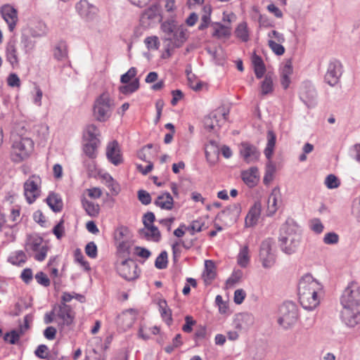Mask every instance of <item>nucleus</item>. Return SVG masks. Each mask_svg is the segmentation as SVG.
Returning <instances> with one entry per match:
<instances>
[{"mask_svg": "<svg viewBox=\"0 0 360 360\" xmlns=\"http://www.w3.org/2000/svg\"><path fill=\"white\" fill-rule=\"evenodd\" d=\"M299 299L302 307L311 311L319 306L323 295V285L311 275L303 276L298 285Z\"/></svg>", "mask_w": 360, "mask_h": 360, "instance_id": "obj_1", "label": "nucleus"}, {"mask_svg": "<svg viewBox=\"0 0 360 360\" xmlns=\"http://www.w3.org/2000/svg\"><path fill=\"white\" fill-rule=\"evenodd\" d=\"M301 238L299 227L292 219L287 220L281 226L278 242L284 253L287 255L295 253L300 246Z\"/></svg>", "mask_w": 360, "mask_h": 360, "instance_id": "obj_2", "label": "nucleus"}, {"mask_svg": "<svg viewBox=\"0 0 360 360\" xmlns=\"http://www.w3.org/2000/svg\"><path fill=\"white\" fill-rule=\"evenodd\" d=\"M114 107V101L109 93L103 92L95 100L94 115L98 121L105 122L110 118Z\"/></svg>", "mask_w": 360, "mask_h": 360, "instance_id": "obj_3", "label": "nucleus"}, {"mask_svg": "<svg viewBox=\"0 0 360 360\" xmlns=\"http://www.w3.org/2000/svg\"><path fill=\"white\" fill-rule=\"evenodd\" d=\"M25 249L28 253L33 252L37 261L42 262L46 257L49 248L42 237L37 233H32L27 236Z\"/></svg>", "mask_w": 360, "mask_h": 360, "instance_id": "obj_4", "label": "nucleus"}, {"mask_svg": "<svg viewBox=\"0 0 360 360\" xmlns=\"http://www.w3.org/2000/svg\"><path fill=\"white\" fill-rule=\"evenodd\" d=\"M298 309L292 302H285L279 308L278 323L283 329L292 327L298 319Z\"/></svg>", "mask_w": 360, "mask_h": 360, "instance_id": "obj_5", "label": "nucleus"}, {"mask_svg": "<svg viewBox=\"0 0 360 360\" xmlns=\"http://www.w3.org/2000/svg\"><path fill=\"white\" fill-rule=\"evenodd\" d=\"M276 141V136L274 132L273 131H268L267 143L264 151L266 158L269 160L266 165L265 174L263 179V182L265 185H269L273 181L276 172V166L271 160L274 153Z\"/></svg>", "mask_w": 360, "mask_h": 360, "instance_id": "obj_6", "label": "nucleus"}, {"mask_svg": "<svg viewBox=\"0 0 360 360\" xmlns=\"http://www.w3.org/2000/svg\"><path fill=\"white\" fill-rule=\"evenodd\" d=\"M33 145V141L29 138L15 139L11 147V160L18 163L27 158L32 151Z\"/></svg>", "mask_w": 360, "mask_h": 360, "instance_id": "obj_7", "label": "nucleus"}, {"mask_svg": "<svg viewBox=\"0 0 360 360\" xmlns=\"http://www.w3.org/2000/svg\"><path fill=\"white\" fill-rule=\"evenodd\" d=\"M186 30L183 26H179L170 36H166L167 44L163 57H169L172 55V51L176 48L181 47L186 41Z\"/></svg>", "mask_w": 360, "mask_h": 360, "instance_id": "obj_8", "label": "nucleus"}, {"mask_svg": "<svg viewBox=\"0 0 360 360\" xmlns=\"http://www.w3.org/2000/svg\"><path fill=\"white\" fill-rule=\"evenodd\" d=\"M229 114V109L224 107L218 108L205 117L204 120L205 127L210 131L217 130L227 120Z\"/></svg>", "mask_w": 360, "mask_h": 360, "instance_id": "obj_9", "label": "nucleus"}, {"mask_svg": "<svg viewBox=\"0 0 360 360\" xmlns=\"http://www.w3.org/2000/svg\"><path fill=\"white\" fill-rule=\"evenodd\" d=\"M274 241L271 238L263 240L259 249V259L265 269L271 268L276 262V255L273 251Z\"/></svg>", "mask_w": 360, "mask_h": 360, "instance_id": "obj_10", "label": "nucleus"}, {"mask_svg": "<svg viewBox=\"0 0 360 360\" xmlns=\"http://www.w3.org/2000/svg\"><path fill=\"white\" fill-rule=\"evenodd\" d=\"M343 72V67L340 61L333 60L328 65L324 81L330 86H335L340 82Z\"/></svg>", "mask_w": 360, "mask_h": 360, "instance_id": "obj_11", "label": "nucleus"}, {"mask_svg": "<svg viewBox=\"0 0 360 360\" xmlns=\"http://www.w3.org/2000/svg\"><path fill=\"white\" fill-rule=\"evenodd\" d=\"M41 180L39 176L32 175L24 184V195L29 204L33 203L39 196V184Z\"/></svg>", "mask_w": 360, "mask_h": 360, "instance_id": "obj_12", "label": "nucleus"}, {"mask_svg": "<svg viewBox=\"0 0 360 360\" xmlns=\"http://www.w3.org/2000/svg\"><path fill=\"white\" fill-rule=\"evenodd\" d=\"M241 213V206L239 203H233L227 206L217 215L218 219L226 226L236 223Z\"/></svg>", "mask_w": 360, "mask_h": 360, "instance_id": "obj_13", "label": "nucleus"}, {"mask_svg": "<svg viewBox=\"0 0 360 360\" xmlns=\"http://www.w3.org/2000/svg\"><path fill=\"white\" fill-rule=\"evenodd\" d=\"M343 307H358L360 304V291L356 285L351 284L346 288L341 297Z\"/></svg>", "mask_w": 360, "mask_h": 360, "instance_id": "obj_14", "label": "nucleus"}, {"mask_svg": "<svg viewBox=\"0 0 360 360\" xmlns=\"http://www.w3.org/2000/svg\"><path fill=\"white\" fill-rule=\"evenodd\" d=\"M118 274L127 281L138 278L137 264L132 259H125L117 264Z\"/></svg>", "mask_w": 360, "mask_h": 360, "instance_id": "obj_15", "label": "nucleus"}, {"mask_svg": "<svg viewBox=\"0 0 360 360\" xmlns=\"http://www.w3.org/2000/svg\"><path fill=\"white\" fill-rule=\"evenodd\" d=\"M342 320L344 323L354 328L360 324V304L358 307H343L342 311Z\"/></svg>", "mask_w": 360, "mask_h": 360, "instance_id": "obj_16", "label": "nucleus"}, {"mask_svg": "<svg viewBox=\"0 0 360 360\" xmlns=\"http://www.w3.org/2000/svg\"><path fill=\"white\" fill-rule=\"evenodd\" d=\"M300 98L307 107H312L315 105L316 98V91L310 82H304L302 84L300 89Z\"/></svg>", "mask_w": 360, "mask_h": 360, "instance_id": "obj_17", "label": "nucleus"}, {"mask_svg": "<svg viewBox=\"0 0 360 360\" xmlns=\"http://www.w3.org/2000/svg\"><path fill=\"white\" fill-rule=\"evenodd\" d=\"M0 12L8 25L9 31L13 32L18 20L17 10L9 4H5L1 7Z\"/></svg>", "mask_w": 360, "mask_h": 360, "instance_id": "obj_18", "label": "nucleus"}, {"mask_svg": "<svg viewBox=\"0 0 360 360\" xmlns=\"http://www.w3.org/2000/svg\"><path fill=\"white\" fill-rule=\"evenodd\" d=\"M239 152L243 160L248 164L257 161L260 155L255 146L247 142L240 144Z\"/></svg>", "mask_w": 360, "mask_h": 360, "instance_id": "obj_19", "label": "nucleus"}, {"mask_svg": "<svg viewBox=\"0 0 360 360\" xmlns=\"http://www.w3.org/2000/svg\"><path fill=\"white\" fill-rule=\"evenodd\" d=\"M136 316L137 312L134 309H127L117 316V324L123 330H127L133 326Z\"/></svg>", "mask_w": 360, "mask_h": 360, "instance_id": "obj_20", "label": "nucleus"}, {"mask_svg": "<svg viewBox=\"0 0 360 360\" xmlns=\"http://www.w3.org/2000/svg\"><path fill=\"white\" fill-rule=\"evenodd\" d=\"M16 43L17 42L15 39H11L7 42L5 47L6 60L13 68H17L19 65V58Z\"/></svg>", "mask_w": 360, "mask_h": 360, "instance_id": "obj_21", "label": "nucleus"}, {"mask_svg": "<svg viewBox=\"0 0 360 360\" xmlns=\"http://www.w3.org/2000/svg\"><path fill=\"white\" fill-rule=\"evenodd\" d=\"M77 13L86 20L92 19L97 13V8L86 0H80L75 5Z\"/></svg>", "mask_w": 360, "mask_h": 360, "instance_id": "obj_22", "label": "nucleus"}, {"mask_svg": "<svg viewBox=\"0 0 360 360\" xmlns=\"http://www.w3.org/2000/svg\"><path fill=\"white\" fill-rule=\"evenodd\" d=\"M282 203L281 191L278 187L272 189L267 200L268 214L272 215L276 213Z\"/></svg>", "mask_w": 360, "mask_h": 360, "instance_id": "obj_23", "label": "nucleus"}, {"mask_svg": "<svg viewBox=\"0 0 360 360\" xmlns=\"http://www.w3.org/2000/svg\"><path fill=\"white\" fill-rule=\"evenodd\" d=\"M106 155L108 160L114 165H118L122 162V158L118 143L115 141L108 143L106 148Z\"/></svg>", "mask_w": 360, "mask_h": 360, "instance_id": "obj_24", "label": "nucleus"}, {"mask_svg": "<svg viewBox=\"0 0 360 360\" xmlns=\"http://www.w3.org/2000/svg\"><path fill=\"white\" fill-rule=\"evenodd\" d=\"M293 72L291 59L286 60L280 68L281 83L284 89H287L290 82V76Z\"/></svg>", "mask_w": 360, "mask_h": 360, "instance_id": "obj_25", "label": "nucleus"}, {"mask_svg": "<svg viewBox=\"0 0 360 360\" xmlns=\"http://www.w3.org/2000/svg\"><path fill=\"white\" fill-rule=\"evenodd\" d=\"M241 178L243 182L250 188L255 186L259 179L258 169L256 167H252L247 170L241 172Z\"/></svg>", "mask_w": 360, "mask_h": 360, "instance_id": "obj_26", "label": "nucleus"}, {"mask_svg": "<svg viewBox=\"0 0 360 360\" xmlns=\"http://www.w3.org/2000/svg\"><path fill=\"white\" fill-rule=\"evenodd\" d=\"M262 211V205L260 202H255L250 207L245 220V226L251 227L255 226L260 217Z\"/></svg>", "mask_w": 360, "mask_h": 360, "instance_id": "obj_27", "label": "nucleus"}, {"mask_svg": "<svg viewBox=\"0 0 360 360\" xmlns=\"http://www.w3.org/2000/svg\"><path fill=\"white\" fill-rule=\"evenodd\" d=\"M56 316L62 320L63 324L68 326L73 322L75 317L74 312L71 307L65 303H61L58 306Z\"/></svg>", "mask_w": 360, "mask_h": 360, "instance_id": "obj_28", "label": "nucleus"}, {"mask_svg": "<svg viewBox=\"0 0 360 360\" xmlns=\"http://www.w3.org/2000/svg\"><path fill=\"white\" fill-rule=\"evenodd\" d=\"M139 234L141 237L154 242H158L161 238V235L158 227L155 226L144 227L139 231Z\"/></svg>", "mask_w": 360, "mask_h": 360, "instance_id": "obj_29", "label": "nucleus"}, {"mask_svg": "<svg viewBox=\"0 0 360 360\" xmlns=\"http://www.w3.org/2000/svg\"><path fill=\"white\" fill-rule=\"evenodd\" d=\"M212 36L217 39H227L231 36V28L229 26L224 25L219 22L212 25Z\"/></svg>", "mask_w": 360, "mask_h": 360, "instance_id": "obj_30", "label": "nucleus"}, {"mask_svg": "<svg viewBox=\"0 0 360 360\" xmlns=\"http://www.w3.org/2000/svg\"><path fill=\"white\" fill-rule=\"evenodd\" d=\"M155 205L161 209L171 210L173 208L174 200L169 193H165L160 195L154 202Z\"/></svg>", "mask_w": 360, "mask_h": 360, "instance_id": "obj_31", "label": "nucleus"}, {"mask_svg": "<svg viewBox=\"0 0 360 360\" xmlns=\"http://www.w3.org/2000/svg\"><path fill=\"white\" fill-rule=\"evenodd\" d=\"M235 36L243 42H247L250 39V30L246 22H240L235 29Z\"/></svg>", "mask_w": 360, "mask_h": 360, "instance_id": "obj_32", "label": "nucleus"}, {"mask_svg": "<svg viewBox=\"0 0 360 360\" xmlns=\"http://www.w3.org/2000/svg\"><path fill=\"white\" fill-rule=\"evenodd\" d=\"M81 201L82 207L88 215L91 217H96L98 215L100 211L98 204L89 201L84 197L82 198Z\"/></svg>", "mask_w": 360, "mask_h": 360, "instance_id": "obj_33", "label": "nucleus"}, {"mask_svg": "<svg viewBox=\"0 0 360 360\" xmlns=\"http://www.w3.org/2000/svg\"><path fill=\"white\" fill-rule=\"evenodd\" d=\"M216 276L215 266L212 261L206 260L205 262V271L202 274L204 281L210 284Z\"/></svg>", "mask_w": 360, "mask_h": 360, "instance_id": "obj_34", "label": "nucleus"}, {"mask_svg": "<svg viewBox=\"0 0 360 360\" xmlns=\"http://www.w3.org/2000/svg\"><path fill=\"white\" fill-rule=\"evenodd\" d=\"M252 63L254 67L255 75L257 78H262L265 73L266 68L262 58L254 53L252 56Z\"/></svg>", "mask_w": 360, "mask_h": 360, "instance_id": "obj_35", "label": "nucleus"}, {"mask_svg": "<svg viewBox=\"0 0 360 360\" xmlns=\"http://www.w3.org/2000/svg\"><path fill=\"white\" fill-rule=\"evenodd\" d=\"M46 202L51 209L55 212H60L63 208V201L61 198L56 193H50L46 198Z\"/></svg>", "mask_w": 360, "mask_h": 360, "instance_id": "obj_36", "label": "nucleus"}, {"mask_svg": "<svg viewBox=\"0 0 360 360\" xmlns=\"http://www.w3.org/2000/svg\"><path fill=\"white\" fill-rule=\"evenodd\" d=\"M237 321L239 322L237 326L245 329L253 325L255 318L251 314L242 313L237 316Z\"/></svg>", "mask_w": 360, "mask_h": 360, "instance_id": "obj_37", "label": "nucleus"}, {"mask_svg": "<svg viewBox=\"0 0 360 360\" xmlns=\"http://www.w3.org/2000/svg\"><path fill=\"white\" fill-rule=\"evenodd\" d=\"M27 259L25 253L22 250H17L12 252L8 258V262L13 265L21 266Z\"/></svg>", "mask_w": 360, "mask_h": 360, "instance_id": "obj_38", "label": "nucleus"}, {"mask_svg": "<svg viewBox=\"0 0 360 360\" xmlns=\"http://www.w3.org/2000/svg\"><path fill=\"white\" fill-rule=\"evenodd\" d=\"M237 262L238 264L243 268H245L248 265L250 262V255L249 248L248 245H245L240 249L237 257Z\"/></svg>", "mask_w": 360, "mask_h": 360, "instance_id": "obj_39", "label": "nucleus"}, {"mask_svg": "<svg viewBox=\"0 0 360 360\" xmlns=\"http://www.w3.org/2000/svg\"><path fill=\"white\" fill-rule=\"evenodd\" d=\"M103 179L105 186L111 191L112 195H116L120 193V185L109 174H105Z\"/></svg>", "mask_w": 360, "mask_h": 360, "instance_id": "obj_40", "label": "nucleus"}, {"mask_svg": "<svg viewBox=\"0 0 360 360\" xmlns=\"http://www.w3.org/2000/svg\"><path fill=\"white\" fill-rule=\"evenodd\" d=\"M274 91L273 80L269 76H266L261 83L260 95L264 96L271 94Z\"/></svg>", "mask_w": 360, "mask_h": 360, "instance_id": "obj_41", "label": "nucleus"}, {"mask_svg": "<svg viewBox=\"0 0 360 360\" xmlns=\"http://www.w3.org/2000/svg\"><path fill=\"white\" fill-rule=\"evenodd\" d=\"M53 56L58 60H64L68 57L67 46L64 43L58 44L54 49Z\"/></svg>", "mask_w": 360, "mask_h": 360, "instance_id": "obj_42", "label": "nucleus"}, {"mask_svg": "<svg viewBox=\"0 0 360 360\" xmlns=\"http://www.w3.org/2000/svg\"><path fill=\"white\" fill-rule=\"evenodd\" d=\"M98 143L99 142H96L94 141H89V142L84 146V152L90 158H96V148L98 147Z\"/></svg>", "mask_w": 360, "mask_h": 360, "instance_id": "obj_43", "label": "nucleus"}, {"mask_svg": "<svg viewBox=\"0 0 360 360\" xmlns=\"http://www.w3.org/2000/svg\"><path fill=\"white\" fill-rule=\"evenodd\" d=\"M242 276L243 272L240 270L234 271L226 281V288H231L235 287V285L240 281Z\"/></svg>", "mask_w": 360, "mask_h": 360, "instance_id": "obj_44", "label": "nucleus"}, {"mask_svg": "<svg viewBox=\"0 0 360 360\" xmlns=\"http://www.w3.org/2000/svg\"><path fill=\"white\" fill-rule=\"evenodd\" d=\"M139 87V82L138 79H135L131 82L120 87V91L123 94H129L136 91Z\"/></svg>", "mask_w": 360, "mask_h": 360, "instance_id": "obj_45", "label": "nucleus"}, {"mask_svg": "<svg viewBox=\"0 0 360 360\" xmlns=\"http://www.w3.org/2000/svg\"><path fill=\"white\" fill-rule=\"evenodd\" d=\"M283 43L276 42L271 40H268V46L272 52L276 56H282L285 53V48L282 45Z\"/></svg>", "mask_w": 360, "mask_h": 360, "instance_id": "obj_46", "label": "nucleus"}, {"mask_svg": "<svg viewBox=\"0 0 360 360\" xmlns=\"http://www.w3.org/2000/svg\"><path fill=\"white\" fill-rule=\"evenodd\" d=\"M86 131L89 136V141L99 142L98 137L100 136V131L96 126L94 124L87 126Z\"/></svg>", "mask_w": 360, "mask_h": 360, "instance_id": "obj_47", "label": "nucleus"}, {"mask_svg": "<svg viewBox=\"0 0 360 360\" xmlns=\"http://www.w3.org/2000/svg\"><path fill=\"white\" fill-rule=\"evenodd\" d=\"M167 253L166 251H162L155 262V266L158 269H164L167 266Z\"/></svg>", "mask_w": 360, "mask_h": 360, "instance_id": "obj_48", "label": "nucleus"}, {"mask_svg": "<svg viewBox=\"0 0 360 360\" xmlns=\"http://www.w3.org/2000/svg\"><path fill=\"white\" fill-rule=\"evenodd\" d=\"M21 335H22L18 330H13L10 333H6L4 339L5 341H7L11 344H15L19 340Z\"/></svg>", "mask_w": 360, "mask_h": 360, "instance_id": "obj_49", "label": "nucleus"}, {"mask_svg": "<svg viewBox=\"0 0 360 360\" xmlns=\"http://www.w3.org/2000/svg\"><path fill=\"white\" fill-rule=\"evenodd\" d=\"M204 225L203 219H198L192 221L191 224L187 228V230L191 231V235H193L195 232L201 231Z\"/></svg>", "mask_w": 360, "mask_h": 360, "instance_id": "obj_50", "label": "nucleus"}, {"mask_svg": "<svg viewBox=\"0 0 360 360\" xmlns=\"http://www.w3.org/2000/svg\"><path fill=\"white\" fill-rule=\"evenodd\" d=\"M309 227L311 231L315 232L316 233H321L323 231V225L321 223V220L318 218H314L310 220L309 221Z\"/></svg>", "mask_w": 360, "mask_h": 360, "instance_id": "obj_51", "label": "nucleus"}, {"mask_svg": "<svg viewBox=\"0 0 360 360\" xmlns=\"http://www.w3.org/2000/svg\"><path fill=\"white\" fill-rule=\"evenodd\" d=\"M325 184L330 189L336 188L340 186V181L335 175L329 174L326 178Z\"/></svg>", "mask_w": 360, "mask_h": 360, "instance_id": "obj_52", "label": "nucleus"}, {"mask_svg": "<svg viewBox=\"0 0 360 360\" xmlns=\"http://www.w3.org/2000/svg\"><path fill=\"white\" fill-rule=\"evenodd\" d=\"M268 40H271L276 42L284 43L285 41V37L283 33H281L276 30H271L267 34Z\"/></svg>", "mask_w": 360, "mask_h": 360, "instance_id": "obj_53", "label": "nucleus"}, {"mask_svg": "<svg viewBox=\"0 0 360 360\" xmlns=\"http://www.w3.org/2000/svg\"><path fill=\"white\" fill-rule=\"evenodd\" d=\"M75 260L79 262L85 270L88 271L90 269L89 264L84 259V257L82 255L79 249H77L75 252Z\"/></svg>", "mask_w": 360, "mask_h": 360, "instance_id": "obj_54", "label": "nucleus"}, {"mask_svg": "<svg viewBox=\"0 0 360 360\" xmlns=\"http://www.w3.org/2000/svg\"><path fill=\"white\" fill-rule=\"evenodd\" d=\"M86 254L91 258L95 259L97 257V246L94 242H89L85 247Z\"/></svg>", "mask_w": 360, "mask_h": 360, "instance_id": "obj_55", "label": "nucleus"}, {"mask_svg": "<svg viewBox=\"0 0 360 360\" xmlns=\"http://www.w3.org/2000/svg\"><path fill=\"white\" fill-rule=\"evenodd\" d=\"M136 75V70L135 68H131L126 73L121 76L120 81L122 83L127 84L134 78Z\"/></svg>", "mask_w": 360, "mask_h": 360, "instance_id": "obj_56", "label": "nucleus"}, {"mask_svg": "<svg viewBox=\"0 0 360 360\" xmlns=\"http://www.w3.org/2000/svg\"><path fill=\"white\" fill-rule=\"evenodd\" d=\"M35 279L37 283L44 287H47L50 285V281L47 276L42 271L38 272L35 275Z\"/></svg>", "mask_w": 360, "mask_h": 360, "instance_id": "obj_57", "label": "nucleus"}, {"mask_svg": "<svg viewBox=\"0 0 360 360\" xmlns=\"http://www.w3.org/2000/svg\"><path fill=\"white\" fill-rule=\"evenodd\" d=\"M144 42L149 49H158V38L157 37H148L145 39Z\"/></svg>", "mask_w": 360, "mask_h": 360, "instance_id": "obj_58", "label": "nucleus"}, {"mask_svg": "<svg viewBox=\"0 0 360 360\" xmlns=\"http://www.w3.org/2000/svg\"><path fill=\"white\" fill-rule=\"evenodd\" d=\"M338 234L334 232H330L325 235L323 242L328 245L336 244L338 242Z\"/></svg>", "mask_w": 360, "mask_h": 360, "instance_id": "obj_59", "label": "nucleus"}, {"mask_svg": "<svg viewBox=\"0 0 360 360\" xmlns=\"http://www.w3.org/2000/svg\"><path fill=\"white\" fill-rule=\"evenodd\" d=\"M138 198L143 205H148L151 202L150 195L146 191L140 190L138 192Z\"/></svg>", "mask_w": 360, "mask_h": 360, "instance_id": "obj_60", "label": "nucleus"}, {"mask_svg": "<svg viewBox=\"0 0 360 360\" xmlns=\"http://www.w3.org/2000/svg\"><path fill=\"white\" fill-rule=\"evenodd\" d=\"M21 44L26 52L33 49L34 46V42L25 34L21 36Z\"/></svg>", "mask_w": 360, "mask_h": 360, "instance_id": "obj_61", "label": "nucleus"}, {"mask_svg": "<svg viewBox=\"0 0 360 360\" xmlns=\"http://www.w3.org/2000/svg\"><path fill=\"white\" fill-rule=\"evenodd\" d=\"M152 148L151 144H148L147 146L143 147V148L138 153V157L146 162H148V161H150L148 158V154L150 153V150Z\"/></svg>", "mask_w": 360, "mask_h": 360, "instance_id": "obj_62", "label": "nucleus"}, {"mask_svg": "<svg viewBox=\"0 0 360 360\" xmlns=\"http://www.w3.org/2000/svg\"><path fill=\"white\" fill-rule=\"evenodd\" d=\"M32 318L30 315H26L24 317L23 324L19 326L18 329L19 332L23 335L30 328V323L32 322Z\"/></svg>", "mask_w": 360, "mask_h": 360, "instance_id": "obj_63", "label": "nucleus"}, {"mask_svg": "<svg viewBox=\"0 0 360 360\" xmlns=\"http://www.w3.org/2000/svg\"><path fill=\"white\" fill-rule=\"evenodd\" d=\"M35 355L39 359H44L48 355V347L45 345H40L38 346L34 352Z\"/></svg>", "mask_w": 360, "mask_h": 360, "instance_id": "obj_64", "label": "nucleus"}]
</instances>
